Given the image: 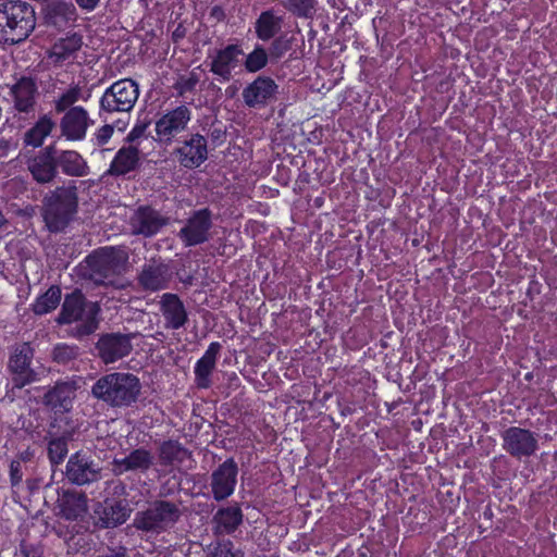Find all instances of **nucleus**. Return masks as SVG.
Returning a JSON list of instances; mask_svg holds the SVG:
<instances>
[{"instance_id": "nucleus-40", "label": "nucleus", "mask_w": 557, "mask_h": 557, "mask_svg": "<svg viewBox=\"0 0 557 557\" xmlns=\"http://www.w3.org/2000/svg\"><path fill=\"white\" fill-rule=\"evenodd\" d=\"M78 347L66 343H58L52 349V360L66 366L78 357Z\"/></svg>"}, {"instance_id": "nucleus-19", "label": "nucleus", "mask_w": 557, "mask_h": 557, "mask_svg": "<svg viewBox=\"0 0 557 557\" xmlns=\"http://www.w3.org/2000/svg\"><path fill=\"white\" fill-rule=\"evenodd\" d=\"M180 164L186 169L200 166L208 158L207 139L200 134H193L174 149Z\"/></svg>"}, {"instance_id": "nucleus-21", "label": "nucleus", "mask_w": 557, "mask_h": 557, "mask_svg": "<svg viewBox=\"0 0 557 557\" xmlns=\"http://www.w3.org/2000/svg\"><path fill=\"white\" fill-rule=\"evenodd\" d=\"M159 304L166 330H180L188 322L187 310L178 295L164 293Z\"/></svg>"}, {"instance_id": "nucleus-46", "label": "nucleus", "mask_w": 557, "mask_h": 557, "mask_svg": "<svg viewBox=\"0 0 557 557\" xmlns=\"http://www.w3.org/2000/svg\"><path fill=\"white\" fill-rule=\"evenodd\" d=\"M206 557H234L232 553V543H218Z\"/></svg>"}, {"instance_id": "nucleus-45", "label": "nucleus", "mask_w": 557, "mask_h": 557, "mask_svg": "<svg viewBox=\"0 0 557 557\" xmlns=\"http://www.w3.org/2000/svg\"><path fill=\"white\" fill-rule=\"evenodd\" d=\"M150 122L148 121H137L132 131L127 134L124 141L129 145H136L138 147L139 140L141 138H146V131L149 126Z\"/></svg>"}, {"instance_id": "nucleus-2", "label": "nucleus", "mask_w": 557, "mask_h": 557, "mask_svg": "<svg viewBox=\"0 0 557 557\" xmlns=\"http://www.w3.org/2000/svg\"><path fill=\"white\" fill-rule=\"evenodd\" d=\"M141 392L139 379L129 372L101 375L91 386V395L111 408H128L137 403Z\"/></svg>"}, {"instance_id": "nucleus-11", "label": "nucleus", "mask_w": 557, "mask_h": 557, "mask_svg": "<svg viewBox=\"0 0 557 557\" xmlns=\"http://www.w3.org/2000/svg\"><path fill=\"white\" fill-rule=\"evenodd\" d=\"M212 213L209 209L195 211L177 233V237L185 247L197 246L210 239L212 228Z\"/></svg>"}, {"instance_id": "nucleus-39", "label": "nucleus", "mask_w": 557, "mask_h": 557, "mask_svg": "<svg viewBox=\"0 0 557 557\" xmlns=\"http://www.w3.org/2000/svg\"><path fill=\"white\" fill-rule=\"evenodd\" d=\"M215 369V364L208 361L197 360L194 367L195 382L198 388H209L211 386V375Z\"/></svg>"}, {"instance_id": "nucleus-28", "label": "nucleus", "mask_w": 557, "mask_h": 557, "mask_svg": "<svg viewBox=\"0 0 557 557\" xmlns=\"http://www.w3.org/2000/svg\"><path fill=\"white\" fill-rule=\"evenodd\" d=\"M190 451L178 440H165L158 446V460L164 468L182 465L190 457Z\"/></svg>"}, {"instance_id": "nucleus-4", "label": "nucleus", "mask_w": 557, "mask_h": 557, "mask_svg": "<svg viewBox=\"0 0 557 557\" xmlns=\"http://www.w3.org/2000/svg\"><path fill=\"white\" fill-rule=\"evenodd\" d=\"M100 306L88 301L79 290L66 295L57 319L59 324L76 322L74 334L78 338L94 334L99 327Z\"/></svg>"}, {"instance_id": "nucleus-54", "label": "nucleus", "mask_w": 557, "mask_h": 557, "mask_svg": "<svg viewBox=\"0 0 557 557\" xmlns=\"http://www.w3.org/2000/svg\"><path fill=\"white\" fill-rule=\"evenodd\" d=\"M268 286H269L268 281L262 280V281H261V284H260V288H261V290H264V289H265V287H268Z\"/></svg>"}, {"instance_id": "nucleus-8", "label": "nucleus", "mask_w": 557, "mask_h": 557, "mask_svg": "<svg viewBox=\"0 0 557 557\" xmlns=\"http://www.w3.org/2000/svg\"><path fill=\"white\" fill-rule=\"evenodd\" d=\"M35 350L30 343L17 345L10 356L8 368L11 372L13 388H23L39 381V374L30 367Z\"/></svg>"}, {"instance_id": "nucleus-33", "label": "nucleus", "mask_w": 557, "mask_h": 557, "mask_svg": "<svg viewBox=\"0 0 557 557\" xmlns=\"http://www.w3.org/2000/svg\"><path fill=\"white\" fill-rule=\"evenodd\" d=\"M283 18L272 10L264 11L256 22V33L261 40L273 38L282 28Z\"/></svg>"}, {"instance_id": "nucleus-38", "label": "nucleus", "mask_w": 557, "mask_h": 557, "mask_svg": "<svg viewBox=\"0 0 557 557\" xmlns=\"http://www.w3.org/2000/svg\"><path fill=\"white\" fill-rule=\"evenodd\" d=\"M283 7L293 15L311 18L315 13L317 0H284Z\"/></svg>"}, {"instance_id": "nucleus-32", "label": "nucleus", "mask_w": 557, "mask_h": 557, "mask_svg": "<svg viewBox=\"0 0 557 557\" xmlns=\"http://www.w3.org/2000/svg\"><path fill=\"white\" fill-rule=\"evenodd\" d=\"M55 123L48 115L41 116L36 124L24 134V144L34 148L40 147L54 128Z\"/></svg>"}, {"instance_id": "nucleus-60", "label": "nucleus", "mask_w": 557, "mask_h": 557, "mask_svg": "<svg viewBox=\"0 0 557 557\" xmlns=\"http://www.w3.org/2000/svg\"><path fill=\"white\" fill-rule=\"evenodd\" d=\"M184 283H188L189 285L193 284V281L191 280H188V281H183Z\"/></svg>"}, {"instance_id": "nucleus-10", "label": "nucleus", "mask_w": 557, "mask_h": 557, "mask_svg": "<svg viewBox=\"0 0 557 557\" xmlns=\"http://www.w3.org/2000/svg\"><path fill=\"white\" fill-rule=\"evenodd\" d=\"M191 120V111L187 106L181 104L172 110H168L156 122L154 140L169 146L174 138L186 131Z\"/></svg>"}, {"instance_id": "nucleus-23", "label": "nucleus", "mask_w": 557, "mask_h": 557, "mask_svg": "<svg viewBox=\"0 0 557 557\" xmlns=\"http://www.w3.org/2000/svg\"><path fill=\"white\" fill-rule=\"evenodd\" d=\"M278 86L276 83L265 76L257 77L243 90V99L247 107H264L272 98H274Z\"/></svg>"}, {"instance_id": "nucleus-27", "label": "nucleus", "mask_w": 557, "mask_h": 557, "mask_svg": "<svg viewBox=\"0 0 557 557\" xmlns=\"http://www.w3.org/2000/svg\"><path fill=\"white\" fill-rule=\"evenodd\" d=\"M140 163L139 149L136 145L121 147L113 158L107 174L112 176H123L135 171Z\"/></svg>"}, {"instance_id": "nucleus-53", "label": "nucleus", "mask_w": 557, "mask_h": 557, "mask_svg": "<svg viewBox=\"0 0 557 557\" xmlns=\"http://www.w3.org/2000/svg\"><path fill=\"white\" fill-rule=\"evenodd\" d=\"M198 82V78L195 76V78H189L185 82L183 89L184 90H191Z\"/></svg>"}, {"instance_id": "nucleus-3", "label": "nucleus", "mask_w": 557, "mask_h": 557, "mask_svg": "<svg viewBox=\"0 0 557 557\" xmlns=\"http://www.w3.org/2000/svg\"><path fill=\"white\" fill-rule=\"evenodd\" d=\"M78 208L76 186H60L42 199L41 215L51 233L63 232L73 221Z\"/></svg>"}, {"instance_id": "nucleus-44", "label": "nucleus", "mask_w": 557, "mask_h": 557, "mask_svg": "<svg viewBox=\"0 0 557 557\" xmlns=\"http://www.w3.org/2000/svg\"><path fill=\"white\" fill-rule=\"evenodd\" d=\"M172 273L166 264L162 262H153L144 269L139 278H165L171 276Z\"/></svg>"}, {"instance_id": "nucleus-22", "label": "nucleus", "mask_w": 557, "mask_h": 557, "mask_svg": "<svg viewBox=\"0 0 557 557\" xmlns=\"http://www.w3.org/2000/svg\"><path fill=\"white\" fill-rule=\"evenodd\" d=\"M244 51L239 45H227L223 49L216 50L210 63V71L227 82L232 77V71L239 64V57Z\"/></svg>"}, {"instance_id": "nucleus-42", "label": "nucleus", "mask_w": 557, "mask_h": 557, "mask_svg": "<svg viewBox=\"0 0 557 557\" xmlns=\"http://www.w3.org/2000/svg\"><path fill=\"white\" fill-rule=\"evenodd\" d=\"M269 60V54L265 49L261 46L256 47L252 52H250L245 60V69L248 72L255 73L262 70Z\"/></svg>"}, {"instance_id": "nucleus-25", "label": "nucleus", "mask_w": 557, "mask_h": 557, "mask_svg": "<svg viewBox=\"0 0 557 557\" xmlns=\"http://www.w3.org/2000/svg\"><path fill=\"white\" fill-rule=\"evenodd\" d=\"M243 511L237 504L219 508L212 517L213 533L216 536L234 533L243 523Z\"/></svg>"}, {"instance_id": "nucleus-35", "label": "nucleus", "mask_w": 557, "mask_h": 557, "mask_svg": "<svg viewBox=\"0 0 557 557\" xmlns=\"http://www.w3.org/2000/svg\"><path fill=\"white\" fill-rule=\"evenodd\" d=\"M83 38L79 34L74 33L65 38L59 39L52 47V53L58 59L65 60L81 49Z\"/></svg>"}, {"instance_id": "nucleus-6", "label": "nucleus", "mask_w": 557, "mask_h": 557, "mask_svg": "<svg viewBox=\"0 0 557 557\" xmlns=\"http://www.w3.org/2000/svg\"><path fill=\"white\" fill-rule=\"evenodd\" d=\"M181 509L171 500L157 499L145 510L137 511L133 520V527L140 531L147 539H156L162 533L169 532L181 518Z\"/></svg>"}, {"instance_id": "nucleus-58", "label": "nucleus", "mask_w": 557, "mask_h": 557, "mask_svg": "<svg viewBox=\"0 0 557 557\" xmlns=\"http://www.w3.org/2000/svg\"><path fill=\"white\" fill-rule=\"evenodd\" d=\"M234 380L236 381L237 384L239 383V379L236 374H234Z\"/></svg>"}, {"instance_id": "nucleus-37", "label": "nucleus", "mask_w": 557, "mask_h": 557, "mask_svg": "<svg viewBox=\"0 0 557 557\" xmlns=\"http://www.w3.org/2000/svg\"><path fill=\"white\" fill-rule=\"evenodd\" d=\"M128 126L127 119H116L110 120L109 122H104L100 128L95 133L96 144L98 146L106 145L112 137L114 131L124 132Z\"/></svg>"}, {"instance_id": "nucleus-26", "label": "nucleus", "mask_w": 557, "mask_h": 557, "mask_svg": "<svg viewBox=\"0 0 557 557\" xmlns=\"http://www.w3.org/2000/svg\"><path fill=\"white\" fill-rule=\"evenodd\" d=\"M77 18V11L70 0H53L47 7L46 23L57 29H64Z\"/></svg>"}, {"instance_id": "nucleus-15", "label": "nucleus", "mask_w": 557, "mask_h": 557, "mask_svg": "<svg viewBox=\"0 0 557 557\" xmlns=\"http://www.w3.org/2000/svg\"><path fill=\"white\" fill-rule=\"evenodd\" d=\"M131 336L121 333H106L96 343L99 358L107 364L114 363L132 351Z\"/></svg>"}, {"instance_id": "nucleus-41", "label": "nucleus", "mask_w": 557, "mask_h": 557, "mask_svg": "<svg viewBox=\"0 0 557 557\" xmlns=\"http://www.w3.org/2000/svg\"><path fill=\"white\" fill-rule=\"evenodd\" d=\"M47 450L51 465L58 466L63 462L67 455V442L63 437L52 438L48 443Z\"/></svg>"}, {"instance_id": "nucleus-1", "label": "nucleus", "mask_w": 557, "mask_h": 557, "mask_svg": "<svg viewBox=\"0 0 557 557\" xmlns=\"http://www.w3.org/2000/svg\"><path fill=\"white\" fill-rule=\"evenodd\" d=\"M35 8L25 0H0V45L24 42L35 30Z\"/></svg>"}, {"instance_id": "nucleus-14", "label": "nucleus", "mask_w": 557, "mask_h": 557, "mask_svg": "<svg viewBox=\"0 0 557 557\" xmlns=\"http://www.w3.org/2000/svg\"><path fill=\"white\" fill-rule=\"evenodd\" d=\"M65 475L72 484L82 486L98 481L100 469L89 456L76 451L67 460Z\"/></svg>"}, {"instance_id": "nucleus-34", "label": "nucleus", "mask_w": 557, "mask_h": 557, "mask_svg": "<svg viewBox=\"0 0 557 557\" xmlns=\"http://www.w3.org/2000/svg\"><path fill=\"white\" fill-rule=\"evenodd\" d=\"M61 300V288L59 286H50L49 289L40 295L35 304L33 310L36 314H46L54 310Z\"/></svg>"}, {"instance_id": "nucleus-20", "label": "nucleus", "mask_w": 557, "mask_h": 557, "mask_svg": "<svg viewBox=\"0 0 557 557\" xmlns=\"http://www.w3.org/2000/svg\"><path fill=\"white\" fill-rule=\"evenodd\" d=\"M63 113L60 121L61 135L69 140L84 139L88 127L92 124L88 111L77 106Z\"/></svg>"}, {"instance_id": "nucleus-47", "label": "nucleus", "mask_w": 557, "mask_h": 557, "mask_svg": "<svg viewBox=\"0 0 557 557\" xmlns=\"http://www.w3.org/2000/svg\"><path fill=\"white\" fill-rule=\"evenodd\" d=\"M23 480L22 463L21 460H12L10 463V482L13 487L21 484Z\"/></svg>"}, {"instance_id": "nucleus-51", "label": "nucleus", "mask_w": 557, "mask_h": 557, "mask_svg": "<svg viewBox=\"0 0 557 557\" xmlns=\"http://www.w3.org/2000/svg\"><path fill=\"white\" fill-rule=\"evenodd\" d=\"M92 282L97 286H100V285L107 286V285L111 284L112 286H114L116 288H125L131 285V281H102V280H99V281H92Z\"/></svg>"}, {"instance_id": "nucleus-50", "label": "nucleus", "mask_w": 557, "mask_h": 557, "mask_svg": "<svg viewBox=\"0 0 557 557\" xmlns=\"http://www.w3.org/2000/svg\"><path fill=\"white\" fill-rule=\"evenodd\" d=\"M75 2L82 10L90 12L98 7L100 0H75Z\"/></svg>"}, {"instance_id": "nucleus-29", "label": "nucleus", "mask_w": 557, "mask_h": 557, "mask_svg": "<svg viewBox=\"0 0 557 557\" xmlns=\"http://www.w3.org/2000/svg\"><path fill=\"white\" fill-rule=\"evenodd\" d=\"M60 516L74 521L87 511V497L84 493L65 491L59 498Z\"/></svg>"}, {"instance_id": "nucleus-49", "label": "nucleus", "mask_w": 557, "mask_h": 557, "mask_svg": "<svg viewBox=\"0 0 557 557\" xmlns=\"http://www.w3.org/2000/svg\"><path fill=\"white\" fill-rule=\"evenodd\" d=\"M99 557H128L127 548L122 545L109 546Z\"/></svg>"}, {"instance_id": "nucleus-63", "label": "nucleus", "mask_w": 557, "mask_h": 557, "mask_svg": "<svg viewBox=\"0 0 557 557\" xmlns=\"http://www.w3.org/2000/svg\"><path fill=\"white\" fill-rule=\"evenodd\" d=\"M26 557H30L28 554H26ZM32 557H35V556H32Z\"/></svg>"}, {"instance_id": "nucleus-59", "label": "nucleus", "mask_w": 557, "mask_h": 557, "mask_svg": "<svg viewBox=\"0 0 557 557\" xmlns=\"http://www.w3.org/2000/svg\"><path fill=\"white\" fill-rule=\"evenodd\" d=\"M318 288H323V281L319 283Z\"/></svg>"}, {"instance_id": "nucleus-12", "label": "nucleus", "mask_w": 557, "mask_h": 557, "mask_svg": "<svg viewBox=\"0 0 557 557\" xmlns=\"http://www.w3.org/2000/svg\"><path fill=\"white\" fill-rule=\"evenodd\" d=\"M238 471L237 462L233 457H230L211 472L210 488L214 500L222 502L234 494Z\"/></svg>"}, {"instance_id": "nucleus-18", "label": "nucleus", "mask_w": 557, "mask_h": 557, "mask_svg": "<svg viewBox=\"0 0 557 557\" xmlns=\"http://www.w3.org/2000/svg\"><path fill=\"white\" fill-rule=\"evenodd\" d=\"M13 108L18 113L34 114L39 97L38 86L32 77L23 76L10 87Z\"/></svg>"}, {"instance_id": "nucleus-56", "label": "nucleus", "mask_w": 557, "mask_h": 557, "mask_svg": "<svg viewBox=\"0 0 557 557\" xmlns=\"http://www.w3.org/2000/svg\"><path fill=\"white\" fill-rule=\"evenodd\" d=\"M4 216L3 214L0 212V226L4 223Z\"/></svg>"}, {"instance_id": "nucleus-36", "label": "nucleus", "mask_w": 557, "mask_h": 557, "mask_svg": "<svg viewBox=\"0 0 557 557\" xmlns=\"http://www.w3.org/2000/svg\"><path fill=\"white\" fill-rule=\"evenodd\" d=\"M83 98V88L78 85L70 86L54 99V110L58 113L73 109Z\"/></svg>"}, {"instance_id": "nucleus-31", "label": "nucleus", "mask_w": 557, "mask_h": 557, "mask_svg": "<svg viewBox=\"0 0 557 557\" xmlns=\"http://www.w3.org/2000/svg\"><path fill=\"white\" fill-rule=\"evenodd\" d=\"M98 515L99 525L106 529L119 527L129 517L127 508L119 500L106 502Z\"/></svg>"}, {"instance_id": "nucleus-57", "label": "nucleus", "mask_w": 557, "mask_h": 557, "mask_svg": "<svg viewBox=\"0 0 557 557\" xmlns=\"http://www.w3.org/2000/svg\"><path fill=\"white\" fill-rule=\"evenodd\" d=\"M535 283H537V281H534V280L530 281V285L535 284ZM531 289H532V286H529L528 290H531Z\"/></svg>"}, {"instance_id": "nucleus-48", "label": "nucleus", "mask_w": 557, "mask_h": 557, "mask_svg": "<svg viewBox=\"0 0 557 557\" xmlns=\"http://www.w3.org/2000/svg\"><path fill=\"white\" fill-rule=\"evenodd\" d=\"M222 349V345L219 342H212L209 344L207 350L200 358L201 360L208 361L210 363L216 364L218 357Z\"/></svg>"}, {"instance_id": "nucleus-16", "label": "nucleus", "mask_w": 557, "mask_h": 557, "mask_svg": "<svg viewBox=\"0 0 557 557\" xmlns=\"http://www.w3.org/2000/svg\"><path fill=\"white\" fill-rule=\"evenodd\" d=\"M27 170L38 184H49L58 175L55 162V147L47 146L26 162Z\"/></svg>"}, {"instance_id": "nucleus-9", "label": "nucleus", "mask_w": 557, "mask_h": 557, "mask_svg": "<svg viewBox=\"0 0 557 557\" xmlns=\"http://www.w3.org/2000/svg\"><path fill=\"white\" fill-rule=\"evenodd\" d=\"M503 449L512 458H530L539 449L537 434L521 426H509L500 433Z\"/></svg>"}, {"instance_id": "nucleus-61", "label": "nucleus", "mask_w": 557, "mask_h": 557, "mask_svg": "<svg viewBox=\"0 0 557 557\" xmlns=\"http://www.w3.org/2000/svg\"><path fill=\"white\" fill-rule=\"evenodd\" d=\"M201 285H202V287H208V286H209V284H208V283H203V282H202V284H201Z\"/></svg>"}, {"instance_id": "nucleus-30", "label": "nucleus", "mask_w": 557, "mask_h": 557, "mask_svg": "<svg viewBox=\"0 0 557 557\" xmlns=\"http://www.w3.org/2000/svg\"><path fill=\"white\" fill-rule=\"evenodd\" d=\"M57 168L60 166L62 172L69 176H86L89 168L84 158L74 150H62L55 152Z\"/></svg>"}, {"instance_id": "nucleus-62", "label": "nucleus", "mask_w": 557, "mask_h": 557, "mask_svg": "<svg viewBox=\"0 0 557 557\" xmlns=\"http://www.w3.org/2000/svg\"><path fill=\"white\" fill-rule=\"evenodd\" d=\"M557 287L555 284H548V287Z\"/></svg>"}, {"instance_id": "nucleus-43", "label": "nucleus", "mask_w": 557, "mask_h": 557, "mask_svg": "<svg viewBox=\"0 0 557 557\" xmlns=\"http://www.w3.org/2000/svg\"><path fill=\"white\" fill-rule=\"evenodd\" d=\"M294 38L285 35L278 36L273 40L269 49V55L273 59L282 58L287 51L292 49Z\"/></svg>"}, {"instance_id": "nucleus-17", "label": "nucleus", "mask_w": 557, "mask_h": 557, "mask_svg": "<svg viewBox=\"0 0 557 557\" xmlns=\"http://www.w3.org/2000/svg\"><path fill=\"white\" fill-rule=\"evenodd\" d=\"M76 389L75 381H57L44 395V404L55 414L70 412L76 397Z\"/></svg>"}, {"instance_id": "nucleus-52", "label": "nucleus", "mask_w": 557, "mask_h": 557, "mask_svg": "<svg viewBox=\"0 0 557 557\" xmlns=\"http://www.w3.org/2000/svg\"><path fill=\"white\" fill-rule=\"evenodd\" d=\"M139 282L141 283V287H144L146 289H159V288L168 287V285L163 284L164 281L149 280V281H139Z\"/></svg>"}, {"instance_id": "nucleus-7", "label": "nucleus", "mask_w": 557, "mask_h": 557, "mask_svg": "<svg viewBox=\"0 0 557 557\" xmlns=\"http://www.w3.org/2000/svg\"><path fill=\"white\" fill-rule=\"evenodd\" d=\"M127 261L128 253L126 250L115 247H103L94 251L79 264L77 275L79 278L120 276L124 273Z\"/></svg>"}, {"instance_id": "nucleus-5", "label": "nucleus", "mask_w": 557, "mask_h": 557, "mask_svg": "<svg viewBox=\"0 0 557 557\" xmlns=\"http://www.w3.org/2000/svg\"><path fill=\"white\" fill-rule=\"evenodd\" d=\"M139 97L138 84L124 78L108 87L99 100V117L103 122L116 119H127L129 122L131 112Z\"/></svg>"}, {"instance_id": "nucleus-13", "label": "nucleus", "mask_w": 557, "mask_h": 557, "mask_svg": "<svg viewBox=\"0 0 557 557\" xmlns=\"http://www.w3.org/2000/svg\"><path fill=\"white\" fill-rule=\"evenodd\" d=\"M169 218L150 206H139L129 218V228L133 235L150 237L169 224Z\"/></svg>"}, {"instance_id": "nucleus-55", "label": "nucleus", "mask_w": 557, "mask_h": 557, "mask_svg": "<svg viewBox=\"0 0 557 557\" xmlns=\"http://www.w3.org/2000/svg\"><path fill=\"white\" fill-rule=\"evenodd\" d=\"M220 136H221V132L220 131L212 132V137L213 138H219Z\"/></svg>"}, {"instance_id": "nucleus-24", "label": "nucleus", "mask_w": 557, "mask_h": 557, "mask_svg": "<svg viewBox=\"0 0 557 557\" xmlns=\"http://www.w3.org/2000/svg\"><path fill=\"white\" fill-rule=\"evenodd\" d=\"M152 465L153 455L145 447L133 449L124 458H114L112 461L113 472L117 475L137 471L146 473Z\"/></svg>"}]
</instances>
